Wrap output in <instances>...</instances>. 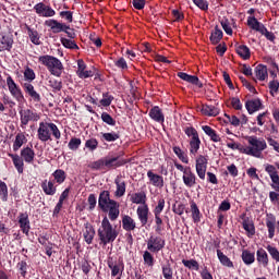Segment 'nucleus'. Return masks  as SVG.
<instances>
[{
    "label": "nucleus",
    "mask_w": 279,
    "mask_h": 279,
    "mask_svg": "<svg viewBox=\"0 0 279 279\" xmlns=\"http://www.w3.org/2000/svg\"><path fill=\"white\" fill-rule=\"evenodd\" d=\"M98 208L102 213L108 214V218L107 216L102 218L101 226L98 229L100 245L102 244L106 246L117 241V238L119 236V231L117 228L112 227L110 221L113 222L119 219V216L121 215V204L110 198L109 191H102L99 194Z\"/></svg>",
    "instance_id": "nucleus-1"
},
{
    "label": "nucleus",
    "mask_w": 279,
    "mask_h": 279,
    "mask_svg": "<svg viewBox=\"0 0 279 279\" xmlns=\"http://www.w3.org/2000/svg\"><path fill=\"white\" fill-rule=\"evenodd\" d=\"M9 158H11L14 168L16 169L19 174L24 173L25 170V162L26 165H34L35 158H36V153L35 150L29 147H23L21 149L20 155L19 154H13V153H8Z\"/></svg>",
    "instance_id": "nucleus-2"
},
{
    "label": "nucleus",
    "mask_w": 279,
    "mask_h": 279,
    "mask_svg": "<svg viewBox=\"0 0 279 279\" xmlns=\"http://www.w3.org/2000/svg\"><path fill=\"white\" fill-rule=\"evenodd\" d=\"M51 136L56 141H60L61 138V131L59 130L58 125L53 122H39V126L37 129V138L41 143H47L52 141Z\"/></svg>",
    "instance_id": "nucleus-3"
},
{
    "label": "nucleus",
    "mask_w": 279,
    "mask_h": 279,
    "mask_svg": "<svg viewBox=\"0 0 279 279\" xmlns=\"http://www.w3.org/2000/svg\"><path fill=\"white\" fill-rule=\"evenodd\" d=\"M246 141L250 146L242 149V154L253 156V158H262L263 153L268 147L267 142L262 137H257L256 135L247 136Z\"/></svg>",
    "instance_id": "nucleus-4"
},
{
    "label": "nucleus",
    "mask_w": 279,
    "mask_h": 279,
    "mask_svg": "<svg viewBox=\"0 0 279 279\" xmlns=\"http://www.w3.org/2000/svg\"><path fill=\"white\" fill-rule=\"evenodd\" d=\"M265 172L269 175L271 180L270 187L274 190L268 194L269 201L271 204L277 205L279 203V172L276 167L270 163L265 165Z\"/></svg>",
    "instance_id": "nucleus-5"
},
{
    "label": "nucleus",
    "mask_w": 279,
    "mask_h": 279,
    "mask_svg": "<svg viewBox=\"0 0 279 279\" xmlns=\"http://www.w3.org/2000/svg\"><path fill=\"white\" fill-rule=\"evenodd\" d=\"M38 62L41 65H44L51 75L61 77L62 72L64 70V66L61 60H59L54 56L45 54V56L38 57Z\"/></svg>",
    "instance_id": "nucleus-6"
},
{
    "label": "nucleus",
    "mask_w": 279,
    "mask_h": 279,
    "mask_svg": "<svg viewBox=\"0 0 279 279\" xmlns=\"http://www.w3.org/2000/svg\"><path fill=\"white\" fill-rule=\"evenodd\" d=\"M107 265L108 268L111 270V277L121 279L123 276V271H125V264L123 263V258H118L117 257H108L107 259Z\"/></svg>",
    "instance_id": "nucleus-7"
},
{
    "label": "nucleus",
    "mask_w": 279,
    "mask_h": 279,
    "mask_svg": "<svg viewBox=\"0 0 279 279\" xmlns=\"http://www.w3.org/2000/svg\"><path fill=\"white\" fill-rule=\"evenodd\" d=\"M146 245L148 252L159 254L166 247V239L160 235H150Z\"/></svg>",
    "instance_id": "nucleus-8"
},
{
    "label": "nucleus",
    "mask_w": 279,
    "mask_h": 279,
    "mask_svg": "<svg viewBox=\"0 0 279 279\" xmlns=\"http://www.w3.org/2000/svg\"><path fill=\"white\" fill-rule=\"evenodd\" d=\"M40 114L33 109L26 108L20 110L21 128L25 129L29 122H38Z\"/></svg>",
    "instance_id": "nucleus-9"
},
{
    "label": "nucleus",
    "mask_w": 279,
    "mask_h": 279,
    "mask_svg": "<svg viewBox=\"0 0 279 279\" xmlns=\"http://www.w3.org/2000/svg\"><path fill=\"white\" fill-rule=\"evenodd\" d=\"M7 86L10 94L15 98L16 101L23 102L25 100V96L21 87L15 83L12 76L7 77Z\"/></svg>",
    "instance_id": "nucleus-10"
},
{
    "label": "nucleus",
    "mask_w": 279,
    "mask_h": 279,
    "mask_svg": "<svg viewBox=\"0 0 279 279\" xmlns=\"http://www.w3.org/2000/svg\"><path fill=\"white\" fill-rule=\"evenodd\" d=\"M35 13L45 19L53 17L56 16V10L44 2H38L34 5Z\"/></svg>",
    "instance_id": "nucleus-11"
},
{
    "label": "nucleus",
    "mask_w": 279,
    "mask_h": 279,
    "mask_svg": "<svg viewBox=\"0 0 279 279\" xmlns=\"http://www.w3.org/2000/svg\"><path fill=\"white\" fill-rule=\"evenodd\" d=\"M17 222H19V227H20L22 233L25 234L26 236H29V232L32 230V225H31V219H29V215L27 214V211L19 214Z\"/></svg>",
    "instance_id": "nucleus-12"
},
{
    "label": "nucleus",
    "mask_w": 279,
    "mask_h": 279,
    "mask_svg": "<svg viewBox=\"0 0 279 279\" xmlns=\"http://www.w3.org/2000/svg\"><path fill=\"white\" fill-rule=\"evenodd\" d=\"M45 26L50 28L51 33L57 35L60 33H64V31L69 29V25L65 23H61L58 20L49 19L45 21Z\"/></svg>",
    "instance_id": "nucleus-13"
},
{
    "label": "nucleus",
    "mask_w": 279,
    "mask_h": 279,
    "mask_svg": "<svg viewBox=\"0 0 279 279\" xmlns=\"http://www.w3.org/2000/svg\"><path fill=\"white\" fill-rule=\"evenodd\" d=\"M104 160L107 170L117 169L128 165V161H125V159H121L119 155L104 157Z\"/></svg>",
    "instance_id": "nucleus-14"
},
{
    "label": "nucleus",
    "mask_w": 279,
    "mask_h": 279,
    "mask_svg": "<svg viewBox=\"0 0 279 279\" xmlns=\"http://www.w3.org/2000/svg\"><path fill=\"white\" fill-rule=\"evenodd\" d=\"M21 86L24 93L28 95L31 100H33L35 104H39L41 101L40 94L37 93L32 83H22Z\"/></svg>",
    "instance_id": "nucleus-15"
},
{
    "label": "nucleus",
    "mask_w": 279,
    "mask_h": 279,
    "mask_svg": "<svg viewBox=\"0 0 279 279\" xmlns=\"http://www.w3.org/2000/svg\"><path fill=\"white\" fill-rule=\"evenodd\" d=\"M208 160L205 156L199 155L196 159V172L199 179L205 180Z\"/></svg>",
    "instance_id": "nucleus-16"
},
{
    "label": "nucleus",
    "mask_w": 279,
    "mask_h": 279,
    "mask_svg": "<svg viewBox=\"0 0 279 279\" xmlns=\"http://www.w3.org/2000/svg\"><path fill=\"white\" fill-rule=\"evenodd\" d=\"M137 219L141 227H146L149 221V207L148 205L140 206L136 209Z\"/></svg>",
    "instance_id": "nucleus-17"
},
{
    "label": "nucleus",
    "mask_w": 279,
    "mask_h": 279,
    "mask_svg": "<svg viewBox=\"0 0 279 279\" xmlns=\"http://www.w3.org/2000/svg\"><path fill=\"white\" fill-rule=\"evenodd\" d=\"M245 108L248 114H254L255 112L264 109V105L260 98H252L251 100H246Z\"/></svg>",
    "instance_id": "nucleus-18"
},
{
    "label": "nucleus",
    "mask_w": 279,
    "mask_h": 279,
    "mask_svg": "<svg viewBox=\"0 0 279 279\" xmlns=\"http://www.w3.org/2000/svg\"><path fill=\"white\" fill-rule=\"evenodd\" d=\"M28 143V138L27 136L25 135L24 132L20 131L16 135H15V140L13 141V151L14 153H19L22 147L24 145H26Z\"/></svg>",
    "instance_id": "nucleus-19"
},
{
    "label": "nucleus",
    "mask_w": 279,
    "mask_h": 279,
    "mask_svg": "<svg viewBox=\"0 0 279 279\" xmlns=\"http://www.w3.org/2000/svg\"><path fill=\"white\" fill-rule=\"evenodd\" d=\"M276 221L275 214H266V227L268 230V239L272 240L276 233Z\"/></svg>",
    "instance_id": "nucleus-20"
},
{
    "label": "nucleus",
    "mask_w": 279,
    "mask_h": 279,
    "mask_svg": "<svg viewBox=\"0 0 279 279\" xmlns=\"http://www.w3.org/2000/svg\"><path fill=\"white\" fill-rule=\"evenodd\" d=\"M149 118L160 124L165 123V113L160 107H151L148 112Z\"/></svg>",
    "instance_id": "nucleus-21"
},
{
    "label": "nucleus",
    "mask_w": 279,
    "mask_h": 279,
    "mask_svg": "<svg viewBox=\"0 0 279 279\" xmlns=\"http://www.w3.org/2000/svg\"><path fill=\"white\" fill-rule=\"evenodd\" d=\"M242 227L248 238H253L256 234V227L252 218L245 216L242 220Z\"/></svg>",
    "instance_id": "nucleus-22"
},
{
    "label": "nucleus",
    "mask_w": 279,
    "mask_h": 279,
    "mask_svg": "<svg viewBox=\"0 0 279 279\" xmlns=\"http://www.w3.org/2000/svg\"><path fill=\"white\" fill-rule=\"evenodd\" d=\"M147 178L151 185L158 189L165 186V179L160 174L154 173L151 170L147 171Z\"/></svg>",
    "instance_id": "nucleus-23"
},
{
    "label": "nucleus",
    "mask_w": 279,
    "mask_h": 279,
    "mask_svg": "<svg viewBox=\"0 0 279 279\" xmlns=\"http://www.w3.org/2000/svg\"><path fill=\"white\" fill-rule=\"evenodd\" d=\"M122 228L126 232H132L137 229V222L132 218V216H122Z\"/></svg>",
    "instance_id": "nucleus-24"
},
{
    "label": "nucleus",
    "mask_w": 279,
    "mask_h": 279,
    "mask_svg": "<svg viewBox=\"0 0 279 279\" xmlns=\"http://www.w3.org/2000/svg\"><path fill=\"white\" fill-rule=\"evenodd\" d=\"M256 260L260 266H263V268H267L269 266V256L265 248L259 247L256 251Z\"/></svg>",
    "instance_id": "nucleus-25"
},
{
    "label": "nucleus",
    "mask_w": 279,
    "mask_h": 279,
    "mask_svg": "<svg viewBox=\"0 0 279 279\" xmlns=\"http://www.w3.org/2000/svg\"><path fill=\"white\" fill-rule=\"evenodd\" d=\"M40 187L45 195L53 196L57 193V186H54V181L52 180H44L40 184Z\"/></svg>",
    "instance_id": "nucleus-26"
},
{
    "label": "nucleus",
    "mask_w": 279,
    "mask_h": 279,
    "mask_svg": "<svg viewBox=\"0 0 279 279\" xmlns=\"http://www.w3.org/2000/svg\"><path fill=\"white\" fill-rule=\"evenodd\" d=\"M196 175L192 171L191 167H186L185 173H183V182L187 187H193L196 184Z\"/></svg>",
    "instance_id": "nucleus-27"
},
{
    "label": "nucleus",
    "mask_w": 279,
    "mask_h": 279,
    "mask_svg": "<svg viewBox=\"0 0 279 279\" xmlns=\"http://www.w3.org/2000/svg\"><path fill=\"white\" fill-rule=\"evenodd\" d=\"M100 135H101L100 141L102 143H105V142L106 143H114V142L121 140V133L114 132V131H112V132H101Z\"/></svg>",
    "instance_id": "nucleus-28"
},
{
    "label": "nucleus",
    "mask_w": 279,
    "mask_h": 279,
    "mask_svg": "<svg viewBox=\"0 0 279 279\" xmlns=\"http://www.w3.org/2000/svg\"><path fill=\"white\" fill-rule=\"evenodd\" d=\"M46 86L54 94L62 90L63 84L61 80H56L54 77H48Z\"/></svg>",
    "instance_id": "nucleus-29"
},
{
    "label": "nucleus",
    "mask_w": 279,
    "mask_h": 279,
    "mask_svg": "<svg viewBox=\"0 0 279 279\" xmlns=\"http://www.w3.org/2000/svg\"><path fill=\"white\" fill-rule=\"evenodd\" d=\"M177 76H179V78H181L187 83H191L193 85L198 86L199 88H203V84L201 83L199 78L195 75H189L187 73L179 72V73H177Z\"/></svg>",
    "instance_id": "nucleus-30"
},
{
    "label": "nucleus",
    "mask_w": 279,
    "mask_h": 279,
    "mask_svg": "<svg viewBox=\"0 0 279 279\" xmlns=\"http://www.w3.org/2000/svg\"><path fill=\"white\" fill-rule=\"evenodd\" d=\"M114 184H116V192H114V197L117 198H121L125 195V189H126V184L125 181L121 180V177H117L114 179Z\"/></svg>",
    "instance_id": "nucleus-31"
},
{
    "label": "nucleus",
    "mask_w": 279,
    "mask_h": 279,
    "mask_svg": "<svg viewBox=\"0 0 279 279\" xmlns=\"http://www.w3.org/2000/svg\"><path fill=\"white\" fill-rule=\"evenodd\" d=\"M247 26L257 33H262L266 27L262 22H259L255 16L247 17Z\"/></svg>",
    "instance_id": "nucleus-32"
},
{
    "label": "nucleus",
    "mask_w": 279,
    "mask_h": 279,
    "mask_svg": "<svg viewBox=\"0 0 279 279\" xmlns=\"http://www.w3.org/2000/svg\"><path fill=\"white\" fill-rule=\"evenodd\" d=\"M77 75L80 78H88L94 75L93 71H86V64L82 59L77 61Z\"/></svg>",
    "instance_id": "nucleus-33"
},
{
    "label": "nucleus",
    "mask_w": 279,
    "mask_h": 279,
    "mask_svg": "<svg viewBox=\"0 0 279 279\" xmlns=\"http://www.w3.org/2000/svg\"><path fill=\"white\" fill-rule=\"evenodd\" d=\"M130 201L136 205L147 206V194L146 192L135 193L131 196Z\"/></svg>",
    "instance_id": "nucleus-34"
},
{
    "label": "nucleus",
    "mask_w": 279,
    "mask_h": 279,
    "mask_svg": "<svg viewBox=\"0 0 279 279\" xmlns=\"http://www.w3.org/2000/svg\"><path fill=\"white\" fill-rule=\"evenodd\" d=\"M201 112L205 117H217L219 114V109L218 107H214V105H203Z\"/></svg>",
    "instance_id": "nucleus-35"
},
{
    "label": "nucleus",
    "mask_w": 279,
    "mask_h": 279,
    "mask_svg": "<svg viewBox=\"0 0 279 279\" xmlns=\"http://www.w3.org/2000/svg\"><path fill=\"white\" fill-rule=\"evenodd\" d=\"M190 204H191L192 219L194 223H199L202 221L203 214L194 201H192Z\"/></svg>",
    "instance_id": "nucleus-36"
},
{
    "label": "nucleus",
    "mask_w": 279,
    "mask_h": 279,
    "mask_svg": "<svg viewBox=\"0 0 279 279\" xmlns=\"http://www.w3.org/2000/svg\"><path fill=\"white\" fill-rule=\"evenodd\" d=\"M241 258L246 266L253 265L256 260L255 253H252L250 250H243Z\"/></svg>",
    "instance_id": "nucleus-37"
},
{
    "label": "nucleus",
    "mask_w": 279,
    "mask_h": 279,
    "mask_svg": "<svg viewBox=\"0 0 279 279\" xmlns=\"http://www.w3.org/2000/svg\"><path fill=\"white\" fill-rule=\"evenodd\" d=\"M26 31H27L28 38H29L31 43H33V45H41L38 31L32 28L28 25H26Z\"/></svg>",
    "instance_id": "nucleus-38"
},
{
    "label": "nucleus",
    "mask_w": 279,
    "mask_h": 279,
    "mask_svg": "<svg viewBox=\"0 0 279 279\" xmlns=\"http://www.w3.org/2000/svg\"><path fill=\"white\" fill-rule=\"evenodd\" d=\"M235 51L244 60L251 59V49L246 45H235Z\"/></svg>",
    "instance_id": "nucleus-39"
},
{
    "label": "nucleus",
    "mask_w": 279,
    "mask_h": 279,
    "mask_svg": "<svg viewBox=\"0 0 279 279\" xmlns=\"http://www.w3.org/2000/svg\"><path fill=\"white\" fill-rule=\"evenodd\" d=\"M0 43L2 45L0 51H12L14 45V39L12 37L4 35Z\"/></svg>",
    "instance_id": "nucleus-40"
},
{
    "label": "nucleus",
    "mask_w": 279,
    "mask_h": 279,
    "mask_svg": "<svg viewBox=\"0 0 279 279\" xmlns=\"http://www.w3.org/2000/svg\"><path fill=\"white\" fill-rule=\"evenodd\" d=\"M223 38V33L222 31L216 25L215 31L211 32L210 35V43L211 45H219L220 40Z\"/></svg>",
    "instance_id": "nucleus-41"
},
{
    "label": "nucleus",
    "mask_w": 279,
    "mask_h": 279,
    "mask_svg": "<svg viewBox=\"0 0 279 279\" xmlns=\"http://www.w3.org/2000/svg\"><path fill=\"white\" fill-rule=\"evenodd\" d=\"M95 234H96V231L94 227L92 225H86L85 231H84V239L88 245L93 243Z\"/></svg>",
    "instance_id": "nucleus-42"
},
{
    "label": "nucleus",
    "mask_w": 279,
    "mask_h": 279,
    "mask_svg": "<svg viewBox=\"0 0 279 279\" xmlns=\"http://www.w3.org/2000/svg\"><path fill=\"white\" fill-rule=\"evenodd\" d=\"M217 256H218L220 264L223 267L234 268V264L232 263V260L227 255H225L220 250H217Z\"/></svg>",
    "instance_id": "nucleus-43"
},
{
    "label": "nucleus",
    "mask_w": 279,
    "mask_h": 279,
    "mask_svg": "<svg viewBox=\"0 0 279 279\" xmlns=\"http://www.w3.org/2000/svg\"><path fill=\"white\" fill-rule=\"evenodd\" d=\"M255 75L259 81H265L268 77V69L264 64H258L255 68Z\"/></svg>",
    "instance_id": "nucleus-44"
},
{
    "label": "nucleus",
    "mask_w": 279,
    "mask_h": 279,
    "mask_svg": "<svg viewBox=\"0 0 279 279\" xmlns=\"http://www.w3.org/2000/svg\"><path fill=\"white\" fill-rule=\"evenodd\" d=\"M51 175L57 184H62L66 180V173L62 169H57Z\"/></svg>",
    "instance_id": "nucleus-45"
},
{
    "label": "nucleus",
    "mask_w": 279,
    "mask_h": 279,
    "mask_svg": "<svg viewBox=\"0 0 279 279\" xmlns=\"http://www.w3.org/2000/svg\"><path fill=\"white\" fill-rule=\"evenodd\" d=\"M143 262H144V265L149 268H153L155 266V257L149 250L144 251Z\"/></svg>",
    "instance_id": "nucleus-46"
},
{
    "label": "nucleus",
    "mask_w": 279,
    "mask_h": 279,
    "mask_svg": "<svg viewBox=\"0 0 279 279\" xmlns=\"http://www.w3.org/2000/svg\"><path fill=\"white\" fill-rule=\"evenodd\" d=\"M16 269L22 278H26L29 269V265L26 260H21L16 264Z\"/></svg>",
    "instance_id": "nucleus-47"
},
{
    "label": "nucleus",
    "mask_w": 279,
    "mask_h": 279,
    "mask_svg": "<svg viewBox=\"0 0 279 279\" xmlns=\"http://www.w3.org/2000/svg\"><path fill=\"white\" fill-rule=\"evenodd\" d=\"M201 144H202L201 138L190 140V155L192 157L196 156V154H198Z\"/></svg>",
    "instance_id": "nucleus-48"
},
{
    "label": "nucleus",
    "mask_w": 279,
    "mask_h": 279,
    "mask_svg": "<svg viewBox=\"0 0 279 279\" xmlns=\"http://www.w3.org/2000/svg\"><path fill=\"white\" fill-rule=\"evenodd\" d=\"M101 121L111 128L117 126V119L112 118V116L107 111L101 113Z\"/></svg>",
    "instance_id": "nucleus-49"
},
{
    "label": "nucleus",
    "mask_w": 279,
    "mask_h": 279,
    "mask_svg": "<svg viewBox=\"0 0 279 279\" xmlns=\"http://www.w3.org/2000/svg\"><path fill=\"white\" fill-rule=\"evenodd\" d=\"M184 132L191 141L199 140V134L193 125L185 126Z\"/></svg>",
    "instance_id": "nucleus-50"
},
{
    "label": "nucleus",
    "mask_w": 279,
    "mask_h": 279,
    "mask_svg": "<svg viewBox=\"0 0 279 279\" xmlns=\"http://www.w3.org/2000/svg\"><path fill=\"white\" fill-rule=\"evenodd\" d=\"M162 276L165 279H173V269L170 263L161 266Z\"/></svg>",
    "instance_id": "nucleus-51"
},
{
    "label": "nucleus",
    "mask_w": 279,
    "mask_h": 279,
    "mask_svg": "<svg viewBox=\"0 0 279 279\" xmlns=\"http://www.w3.org/2000/svg\"><path fill=\"white\" fill-rule=\"evenodd\" d=\"M88 167L93 170H106L105 157L90 162Z\"/></svg>",
    "instance_id": "nucleus-52"
},
{
    "label": "nucleus",
    "mask_w": 279,
    "mask_h": 279,
    "mask_svg": "<svg viewBox=\"0 0 279 279\" xmlns=\"http://www.w3.org/2000/svg\"><path fill=\"white\" fill-rule=\"evenodd\" d=\"M172 151L177 155V158H180L185 165H189L187 155L180 148V146L172 147Z\"/></svg>",
    "instance_id": "nucleus-53"
},
{
    "label": "nucleus",
    "mask_w": 279,
    "mask_h": 279,
    "mask_svg": "<svg viewBox=\"0 0 279 279\" xmlns=\"http://www.w3.org/2000/svg\"><path fill=\"white\" fill-rule=\"evenodd\" d=\"M82 145V140L78 137H72L71 141L68 143V148L72 151H77Z\"/></svg>",
    "instance_id": "nucleus-54"
},
{
    "label": "nucleus",
    "mask_w": 279,
    "mask_h": 279,
    "mask_svg": "<svg viewBox=\"0 0 279 279\" xmlns=\"http://www.w3.org/2000/svg\"><path fill=\"white\" fill-rule=\"evenodd\" d=\"M181 263H183L184 267L187 269H194L195 271H198L199 269V265L196 259H183Z\"/></svg>",
    "instance_id": "nucleus-55"
},
{
    "label": "nucleus",
    "mask_w": 279,
    "mask_h": 279,
    "mask_svg": "<svg viewBox=\"0 0 279 279\" xmlns=\"http://www.w3.org/2000/svg\"><path fill=\"white\" fill-rule=\"evenodd\" d=\"M61 45H63L65 49H80L74 40L64 37H61Z\"/></svg>",
    "instance_id": "nucleus-56"
},
{
    "label": "nucleus",
    "mask_w": 279,
    "mask_h": 279,
    "mask_svg": "<svg viewBox=\"0 0 279 279\" xmlns=\"http://www.w3.org/2000/svg\"><path fill=\"white\" fill-rule=\"evenodd\" d=\"M266 250H267L268 254L270 255L271 259L279 263V251H278V248L268 244L266 246Z\"/></svg>",
    "instance_id": "nucleus-57"
},
{
    "label": "nucleus",
    "mask_w": 279,
    "mask_h": 279,
    "mask_svg": "<svg viewBox=\"0 0 279 279\" xmlns=\"http://www.w3.org/2000/svg\"><path fill=\"white\" fill-rule=\"evenodd\" d=\"M0 199L5 203L8 202V184L0 180Z\"/></svg>",
    "instance_id": "nucleus-58"
},
{
    "label": "nucleus",
    "mask_w": 279,
    "mask_h": 279,
    "mask_svg": "<svg viewBox=\"0 0 279 279\" xmlns=\"http://www.w3.org/2000/svg\"><path fill=\"white\" fill-rule=\"evenodd\" d=\"M85 147H86L89 151H92V153H94L95 150H97V148H98V141H97V138L92 137V138L87 140L86 143H85Z\"/></svg>",
    "instance_id": "nucleus-59"
},
{
    "label": "nucleus",
    "mask_w": 279,
    "mask_h": 279,
    "mask_svg": "<svg viewBox=\"0 0 279 279\" xmlns=\"http://www.w3.org/2000/svg\"><path fill=\"white\" fill-rule=\"evenodd\" d=\"M113 100V96L109 95V93H104L101 100H99L100 106L107 108L111 105Z\"/></svg>",
    "instance_id": "nucleus-60"
},
{
    "label": "nucleus",
    "mask_w": 279,
    "mask_h": 279,
    "mask_svg": "<svg viewBox=\"0 0 279 279\" xmlns=\"http://www.w3.org/2000/svg\"><path fill=\"white\" fill-rule=\"evenodd\" d=\"M24 78L27 81V83H31L36 80V73L33 69L27 66L24 71Z\"/></svg>",
    "instance_id": "nucleus-61"
},
{
    "label": "nucleus",
    "mask_w": 279,
    "mask_h": 279,
    "mask_svg": "<svg viewBox=\"0 0 279 279\" xmlns=\"http://www.w3.org/2000/svg\"><path fill=\"white\" fill-rule=\"evenodd\" d=\"M194 4L202 11L206 12L209 8V2L207 0H192Z\"/></svg>",
    "instance_id": "nucleus-62"
},
{
    "label": "nucleus",
    "mask_w": 279,
    "mask_h": 279,
    "mask_svg": "<svg viewBox=\"0 0 279 279\" xmlns=\"http://www.w3.org/2000/svg\"><path fill=\"white\" fill-rule=\"evenodd\" d=\"M225 33L228 35V36H232V27L230 26V23H229V20L228 19H222L221 22H220Z\"/></svg>",
    "instance_id": "nucleus-63"
},
{
    "label": "nucleus",
    "mask_w": 279,
    "mask_h": 279,
    "mask_svg": "<svg viewBox=\"0 0 279 279\" xmlns=\"http://www.w3.org/2000/svg\"><path fill=\"white\" fill-rule=\"evenodd\" d=\"M87 202H88V205H89L88 210L93 211L96 208V205H97V198H96L95 194H90L88 196Z\"/></svg>",
    "instance_id": "nucleus-64"
}]
</instances>
